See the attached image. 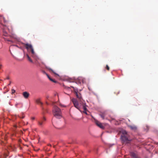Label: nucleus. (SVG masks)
<instances>
[{"label":"nucleus","mask_w":158,"mask_h":158,"mask_svg":"<svg viewBox=\"0 0 158 158\" xmlns=\"http://www.w3.org/2000/svg\"><path fill=\"white\" fill-rule=\"evenodd\" d=\"M24 46L27 50L28 51L31 52V56L35 60V63L36 64L38 60L39 59V58L34 52V48L32 45L29 44H24Z\"/></svg>","instance_id":"nucleus-1"},{"label":"nucleus","mask_w":158,"mask_h":158,"mask_svg":"<svg viewBox=\"0 0 158 158\" xmlns=\"http://www.w3.org/2000/svg\"><path fill=\"white\" fill-rule=\"evenodd\" d=\"M122 135L121 136V138L123 143H128L131 139L129 138V136L126 131H122Z\"/></svg>","instance_id":"nucleus-2"},{"label":"nucleus","mask_w":158,"mask_h":158,"mask_svg":"<svg viewBox=\"0 0 158 158\" xmlns=\"http://www.w3.org/2000/svg\"><path fill=\"white\" fill-rule=\"evenodd\" d=\"M53 113L54 116L60 118L61 117V111L60 109L56 106H54L53 109Z\"/></svg>","instance_id":"nucleus-3"},{"label":"nucleus","mask_w":158,"mask_h":158,"mask_svg":"<svg viewBox=\"0 0 158 158\" xmlns=\"http://www.w3.org/2000/svg\"><path fill=\"white\" fill-rule=\"evenodd\" d=\"M71 87L74 89V92L75 94L77 97V98L79 99H81V95L80 93H78V89L77 88H75L74 87L72 86H71Z\"/></svg>","instance_id":"nucleus-4"},{"label":"nucleus","mask_w":158,"mask_h":158,"mask_svg":"<svg viewBox=\"0 0 158 158\" xmlns=\"http://www.w3.org/2000/svg\"><path fill=\"white\" fill-rule=\"evenodd\" d=\"M72 101L75 107L77 109H79L80 107L78 103L77 100L76 99L73 98L72 99Z\"/></svg>","instance_id":"nucleus-5"},{"label":"nucleus","mask_w":158,"mask_h":158,"mask_svg":"<svg viewBox=\"0 0 158 158\" xmlns=\"http://www.w3.org/2000/svg\"><path fill=\"white\" fill-rule=\"evenodd\" d=\"M46 120V118L44 117H43L41 119L38 121L39 125L40 127H42Z\"/></svg>","instance_id":"nucleus-6"},{"label":"nucleus","mask_w":158,"mask_h":158,"mask_svg":"<svg viewBox=\"0 0 158 158\" xmlns=\"http://www.w3.org/2000/svg\"><path fill=\"white\" fill-rule=\"evenodd\" d=\"M23 95L25 98L27 99L29 97L30 94L27 92H24L23 93Z\"/></svg>","instance_id":"nucleus-7"},{"label":"nucleus","mask_w":158,"mask_h":158,"mask_svg":"<svg viewBox=\"0 0 158 158\" xmlns=\"http://www.w3.org/2000/svg\"><path fill=\"white\" fill-rule=\"evenodd\" d=\"M96 125L100 128L103 129L104 128V127L103 126L102 124L99 122L97 121L96 122Z\"/></svg>","instance_id":"nucleus-8"},{"label":"nucleus","mask_w":158,"mask_h":158,"mask_svg":"<svg viewBox=\"0 0 158 158\" xmlns=\"http://www.w3.org/2000/svg\"><path fill=\"white\" fill-rule=\"evenodd\" d=\"M130 155L131 156V158H138L137 155L134 152H131Z\"/></svg>","instance_id":"nucleus-9"},{"label":"nucleus","mask_w":158,"mask_h":158,"mask_svg":"<svg viewBox=\"0 0 158 158\" xmlns=\"http://www.w3.org/2000/svg\"><path fill=\"white\" fill-rule=\"evenodd\" d=\"M128 126L131 129L134 131L136 130L137 128V127H136V126L135 125H128Z\"/></svg>","instance_id":"nucleus-10"},{"label":"nucleus","mask_w":158,"mask_h":158,"mask_svg":"<svg viewBox=\"0 0 158 158\" xmlns=\"http://www.w3.org/2000/svg\"><path fill=\"white\" fill-rule=\"evenodd\" d=\"M26 56L27 57V59L28 61H29L30 62H31L32 63H34L33 62V60H32V59H31V58L29 57V56L28 54H27Z\"/></svg>","instance_id":"nucleus-11"},{"label":"nucleus","mask_w":158,"mask_h":158,"mask_svg":"<svg viewBox=\"0 0 158 158\" xmlns=\"http://www.w3.org/2000/svg\"><path fill=\"white\" fill-rule=\"evenodd\" d=\"M106 114L105 112L102 113L100 114L101 117L103 119H104V117L106 115Z\"/></svg>","instance_id":"nucleus-12"},{"label":"nucleus","mask_w":158,"mask_h":158,"mask_svg":"<svg viewBox=\"0 0 158 158\" xmlns=\"http://www.w3.org/2000/svg\"><path fill=\"white\" fill-rule=\"evenodd\" d=\"M47 69H48L50 71H51L54 74L58 76V75L57 74H56L53 70L51 68H50L49 67H47Z\"/></svg>","instance_id":"nucleus-13"},{"label":"nucleus","mask_w":158,"mask_h":158,"mask_svg":"<svg viewBox=\"0 0 158 158\" xmlns=\"http://www.w3.org/2000/svg\"><path fill=\"white\" fill-rule=\"evenodd\" d=\"M36 103L38 104H40L41 105H42L43 103L42 102H41L40 100L39 99H38L36 100Z\"/></svg>","instance_id":"nucleus-14"},{"label":"nucleus","mask_w":158,"mask_h":158,"mask_svg":"<svg viewBox=\"0 0 158 158\" xmlns=\"http://www.w3.org/2000/svg\"><path fill=\"white\" fill-rule=\"evenodd\" d=\"M83 109L84 111H87V108L86 107V106L85 104H83Z\"/></svg>","instance_id":"nucleus-15"},{"label":"nucleus","mask_w":158,"mask_h":158,"mask_svg":"<svg viewBox=\"0 0 158 158\" xmlns=\"http://www.w3.org/2000/svg\"><path fill=\"white\" fill-rule=\"evenodd\" d=\"M3 35L5 36H6L7 35V33L5 31H3Z\"/></svg>","instance_id":"nucleus-16"},{"label":"nucleus","mask_w":158,"mask_h":158,"mask_svg":"<svg viewBox=\"0 0 158 158\" xmlns=\"http://www.w3.org/2000/svg\"><path fill=\"white\" fill-rule=\"evenodd\" d=\"M51 81L54 82H55V83H56V81H55V80H53V79H52V78H51V77H50L49 79Z\"/></svg>","instance_id":"nucleus-17"},{"label":"nucleus","mask_w":158,"mask_h":158,"mask_svg":"<svg viewBox=\"0 0 158 158\" xmlns=\"http://www.w3.org/2000/svg\"><path fill=\"white\" fill-rule=\"evenodd\" d=\"M15 92V90L14 89H12L11 90V94H13Z\"/></svg>","instance_id":"nucleus-18"},{"label":"nucleus","mask_w":158,"mask_h":158,"mask_svg":"<svg viewBox=\"0 0 158 158\" xmlns=\"http://www.w3.org/2000/svg\"><path fill=\"white\" fill-rule=\"evenodd\" d=\"M106 68L108 70V71L109 70L110 68H109V66L107 65H106Z\"/></svg>","instance_id":"nucleus-19"},{"label":"nucleus","mask_w":158,"mask_h":158,"mask_svg":"<svg viewBox=\"0 0 158 158\" xmlns=\"http://www.w3.org/2000/svg\"><path fill=\"white\" fill-rule=\"evenodd\" d=\"M23 115V116H22V117H21L20 116H19V117L20 118H24L25 117V116L23 114H22Z\"/></svg>","instance_id":"nucleus-20"},{"label":"nucleus","mask_w":158,"mask_h":158,"mask_svg":"<svg viewBox=\"0 0 158 158\" xmlns=\"http://www.w3.org/2000/svg\"><path fill=\"white\" fill-rule=\"evenodd\" d=\"M15 39H16V41H19V38L18 37H16L15 38Z\"/></svg>","instance_id":"nucleus-21"},{"label":"nucleus","mask_w":158,"mask_h":158,"mask_svg":"<svg viewBox=\"0 0 158 158\" xmlns=\"http://www.w3.org/2000/svg\"><path fill=\"white\" fill-rule=\"evenodd\" d=\"M69 81L70 82H73V79H69Z\"/></svg>","instance_id":"nucleus-22"},{"label":"nucleus","mask_w":158,"mask_h":158,"mask_svg":"<svg viewBox=\"0 0 158 158\" xmlns=\"http://www.w3.org/2000/svg\"><path fill=\"white\" fill-rule=\"evenodd\" d=\"M60 105L61 106V107H65V106H64V105H62V104H60Z\"/></svg>","instance_id":"nucleus-23"},{"label":"nucleus","mask_w":158,"mask_h":158,"mask_svg":"<svg viewBox=\"0 0 158 158\" xmlns=\"http://www.w3.org/2000/svg\"><path fill=\"white\" fill-rule=\"evenodd\" d=\"M87 111H83V112L85 113V114H87V115H88V113H87V112H86Z\"/></svg>","instance_id":"nucleus-24"},{"label":"nucleus","mask_w":158,"mask_h":158,"mask_svg":"<svg viewBox=\"0 0 158 158\" xmlns=\"http://www.w3.org/2000/svg\"><path fill=\"white\" fill-rule=\"evenodd\" d=\"M46 76H47L48 77V79H49L50 77L49 76V75L48 74H46Z\"/></svg>","instance_id":"nucleus-25"},{"label":"nucleus","mask_w":158,"mask_h":158,"mask_svg":"<svg viewBox=\"0 0 158 158\" xmlns=\"http://www.w3.org/2000/svg\"><path fill=\"white\" fill-rule=\"evenodd\" d=\"M43 73L44 74H45L46 75V74H47L44 71H43Z\"/></svg>","instance_id":"nucleus-26"},{"label":"nucleus","mask_w":158,"mask_h":158,"mask_svg":"<svg viewBox=\"0 0 158 158\" xmlns=\"http://www.w3.org/2000/svg\"><path fill=\"white\" fill-rule=\"evenodd\" d=\"M31 119L32 120H34L35 119V118L34 117H32L31 118Z\"/></svg>","instance_id":"nucleus-27"},{"label":"nucleus","mask_w":158,"mask_h":158,"mask_svg":"<svg viewBox=\"0 0 158 158\" xmlns=\"http://www.w3.org/2000/svg\"><path fill=\"white\" fill-rule=\"evenodd\" d=\"M7 41H10V42H12V40H7Z\"/></svg>","instance_id":"nucleus-28"},{"label":"nucleus","mask_w":158,"mask_h":158,"mask_svg":"<svg viewBox=\"0 0 158 158\" xmlns=\"http://www.w3.org/2000/svg\"><path fill=\"white\" fill-rule=\"evenodd\" d=\"M17 127V126H16V125H14V127H15V128H16Z\"/></svg>","instance_id":"nucleus-29"},{"label":"nucleus","mask_w":158,"mask_h":158,"mask_svg":"<svg viewBox=\"0 0 158 158\" xmlns=\"http://www.w3.org/2000/svg\"><path fill=\"white\" fill-rule=\"evenodd\" d=\"M88 89L89 90H91L90 88H89V87H88Z\"/></svg>","instance_id":"nucleus-30"},{"label":"nucleus","mask_w":158,"mask_h":158,"mask_svg":"<svg viewBox=\"0 0 158 158\" xmlns=\"http://www.w3.org/2000/svg\"><path fill=\"white\" fill-rule=\"evenodd\" d=\"M88 89L89 90H91L90 88H89V87H88Z\"/></svg>","instance_id":"nucleus-31"},{"label":"nucleus","mask_w":158,"mask_h":158,"mask_svg":"<svg viewBox=\"0 0 158 158\" xmlns=\"http://www.w3.org/2000/svg\"><path fill=\"white\" fill-rule=\"evenodd\" d=\"M2 66V65H0V69H1V67Z\"/></svg>","instance_id":"nucleus-32"},{"label":"nucleus","mask_w":158,"mask_h":158,"mask_svg":"<svg viewBox=\"0 0 158 158\" xmlns=\"http://www.w3.org/2000/svg\"><path fill=\"white\" fill-rule=\"evenodd\" d=\"M6 158V157H5L4 158Z\"/></svg>","instance_id":"nucleus-33"},{"label":"nucleus","mask_w":158,"mask_h":158,"mask_svg":"<svg viewBox=\"0 0 158 158\" xmlns=\"http://www.w3.org/2000/svg\"><path fill=\"white\" fill-rule=\"evenodd\" d=\"M53 147H54V148H55V146H53Z\"/></svg>","instance_id":"nucleus-34"}]
</instances>
